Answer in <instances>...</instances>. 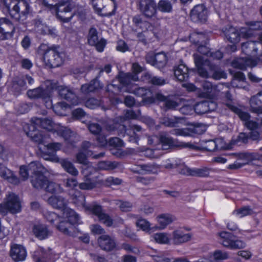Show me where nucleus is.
I'll return each mask as SVG.
<instances>
[{
	"mask_svg": "<svg viewBox=\"0 0 262 262\" xmlns=\"http://www.w3.org/2000/svg\"><path fill=\"white\" fill-rule=\"evenodd\" d=\"M130 93H133L136 95L143 97V100L146 103H151L155 102L156 99L151 96V92L148 89L143 88H138L135 90H130Z\"/></svg>",
	"mask_w": 262,
	"mask_h": 262,
	"instance_id": "nucleus-27",
	"label": "nucleus"
},
{
	"mask_svg": "<svg viewBox=\"0 0 262 262\" xmlns=\"http://www.w3.org/2000/svg\"><path fill=\"white\" fill-rule=\"evenodd\" d=\"M10 256L15 261H23L27 256V251L22 245L13 244L11 246Z\"/></svg>",
	"mask_w": 262,
	"mask_h": 262,
	"instance_id": "nucleus-22",
	"label": "nucleus"
},
{
	"mask_svg": "<svg viewBox=\"0 0 262 262\" xmlns=\"http://www.w3.org/2000/svg\"><path fill=\"white\" fill-rule=\"evenodd\" d=\"M47 170L38 162H32L27 165H21L19 167L20 181H26L29 178V173L31 176V182L33 186L36 188L43 186L45 180V174Z\"/></svg>",
	"mask_w": 262,
	"mask_h": 262,
	"instance_id": "nucleus-4",
	"label": "nucleus"
},
{
	"mask_svg": "<svg viewBox=\"0 0 262 262\" xmlns=\"http://www.w3.org/2000/svg\"><path fill=\"white\" fill-rule=\"evenodd\" d=\"M40 51H43L42 58L44 62L51 67H56L61 65L64 58V53L58 46H53L48 47L41 45L39 47Z\"/></svg>",
	"mask_w": 262,
	"mask_h": 262,
	"instance_id": "nucleus-6",
	"label": "nucleus"
},
{
	"mask_svg": "<svg viewBox=\"0 0 262 262\" xmlns=\"http://www.w3.org/2000/svg\"><path fill=\"white\" fill-rule=\"evenodd\" d=\"M142 68L137 63H134L132 65V71L134 74L121 73L119 75V80L124 85H129L132 81L138 80L137 74L142 71Z\"/></svg>",
	"mask_w": 262,
	"mask_h": 262,
	"instance_id": "nucleus-15",
	"label": "nucleus"
},
{
	"mask_svg": "<svg viewBox=\"0 0 262 262\" xmlns=\"http://www.w3.org/2000/svg\"><path fill=\"white\" fill-rule=\"evenodd\" d=\"M140 8L142 13L148 17L153 16L156 12V4L154 0H141Z\"/></svg>",
	"mask_w": 262,
	"mask_h": 262,
	"instance_id": "nucleus-19",
	"label": "nucleus"
},
{
	"mask_svg": "<svg viewBox=\"0 0 262 262\" xmlns=\"http://www.w3.org/2000/svg\"><path fill=\"white\" fill-rule=\"evenodd\" d=\"M181 121L180 119L175 118L173 120L171 118H165L163 120L162 123L167 126L176 127L178 126V124L180 123Z\"/></svg>",
	"mask_w": 262,
	"mask_h": 262,
	"instance_id": "nucleus-61",
	"label": "nucleus"
},
{
	"mask_svg": "<svg viewBox=\"0 0 262 262\" xmlns=\"http://www.w3.org/2000/svg\"><path fill=\"white\" fill-rule=\"evenodd\" d=\"M14 33V32L11 31L8 28L4 29L0 27V39L2 40L9 39L13 37Z\"/></svg>",
	"mask_w": 262,
	"mask_h": 262,
	"instance_id": "nucleus-60",
	"label": "nucleus"
},
{
	"mask_svg": "<svg viewBox=\"0 0 262 262\" xmlns=\"http://www.w3.org/2000/svg\"><path fill=\"white\" fill-rule=\"evenodd\" d=\"M216 107V104L212 101H204L198 103L194 106V110L197 114H204L214 111Z\"/></svg>",
	"mask_w": 262,
	"mask_h": 262,
	"instance_id": "nucleus-26",
	"label": "nucleus"
},
{
	"mask_svg": "<svg viewBox=\"0 0 262 262\" xmlns=\"http://www.w3.org/2000/svg\"><path fill=\"white\" fill-rule=\"evenodd\" d=\"M155 66L160 68L163 67L166 63L167 57L164 53H159L155 54Z\"/></svg>",
	"mask_w": 262,
	"mask_h": 262,
	"instance_id": "nucleus-51",
	"label": "nucleus"
},
{
	"mask_svg": "<svg viewBox=\"0 0 262 262\" xmlns=\"http://www.w3.org/2000/svg\"><path fill=\"white\" fill-rule=\"evenodd\" d=\"M257 158V157L255 154L242 153L239 155V159L233 164L229 165L228 167L229 169H237Z\"/></svg>",
	"mask_w": 262,
	"mask_h": 262,
	"instance_id": "nucleus-21",
	"label": "nucleus"
},
{
	"mask_svg": "<svg viewBox=\"0 0 262 262\" xmlns=\"http://www.w3.org/2000/svg\"><path fill=\"white\" fill-rule=\"evenodd\" d=\"M92 4L95 12L103 16L114 15L117 8L116 0H92Z\"/></svg>",
	"mask_w": 262,
	"mask_h": 262,
	"instance_id": "nucleus-11",
	"label": "nucleus"
},
{
	"mask_svg": "<svg viewBox=\"0 0 262 262\" xmlns=\"http://www.w3.org/2000/svg\"><path fill=\"white\" fill-rule=\"evenodd\" d=\"M141 127L138 125H133L130 127V129H127L126 132L129 136V141L133 142H137L138 139L137 133L141 131Z\"/></svg>",
	"mask_w": 262,
	"mask_h": 262,
	"instance_id": "nucleus-48",
	"label": "nucleus"
},
{
	"mask_svg": "<svg viewBox=\"0 0 262 262\" xmlns=\"http://www.w3.org/2000/svg\"><path fill=\"white\" fill-rule=\"evenodd\" d=\"M194 60L200 75L203 77H207L208 76V73L206 67H210L209 61L207 59L205 58L204 56L199 54L194 55Z\"/></svg>",
	"mask_w": 262,
	"mask_h": 262,
	"instance_id": "nucleus-20",
	"label": "nucleus"
},
{
	"mask_svg": "<svg viewBox=\"0 0 262 262\" xmlns=\"http://www.w3.org/2000/svg\"><path fill=\"white\" fill-rule=\"evenodd\" d=\"M224 32L226 37L231 43H237L240 41L241 37L248 38V37H244L241 32V29L238 31L236 28L231 26L226 28L224 30Z\"/></svg>",
	"mask_w": 262,
	"mask_h": 262,
	"instance_id": "nucleus-24",
	"label": "nucleus"
},
{
	"mask_svg": "<svg viewBox=\"0 0 262 262\" xmlns=\"http://www.w3.org/2000/svg\"><path fill=\"white\" fill-rule=\"evenodd\" d=\"M194 106L192 101H187L186 103L180 108V111L184 114L189 115L192 113Z\"/></svg>",
	"mask_w": 262,
	"mask_h": 262,
	"instance_id": "nucleus-56",
	"label": "nucleus"
},
{
	"mask_svg": "<svg viewBox=\"0 0 262 262\" xmlns=\"http://www.w3.org/2000/svg\"><path fill=\"white\" fill-rule=\"evenodd\" d=\"M146 76L148 77L149 82L154 85H162L166 83L165 80L162 78L157 76L151 77L149 74H147Z\"/></svg>",
	"mask_w": 262,
	"mask_h": 262,
	"instance_id": "nucleus-62",
	"label": "nucleus"
},
{
	"mask_svg": "<svg viewBox=\"0 0 262 262\" xmlns=\"http://www.w3.org/2000/svg\"><path fill=\"white\" fill-rule=\"evenodd\" d=\"M158 9L162 12L169 13L172 10V5L167 1L161 0L158 4Z\"/></svg>",
	"mask_w": 262,
	"mask_h": 262,
	"instance_id": "nucleus-50",
	"label": "nucleus"
},
{
	"mask_svg": "<svg viewBox=\"0 0 262 262\" xmlns=\"http://www.w3.org/2000/svg\"><path fill=\"white\" fill-rule=\"evenodd\" d=\"M136 225L143 231L150 233L152 229H155V227L151 228L150 223L145 219H139L136 222Z\"/></svg>",
	"mask_w": 262,
	"mask_h": 262,
	"instance_id": "nucleus-49",
	"label": "nucleus"
},
{
	"mask_svg": "<svg viewBox=\"0 0 262 262\" xmlns=\"http://www.w3.org/2000/svg\"><path fill=\"white\" fill-rule=\"evenodd\" d=\"M45 218L64 234L71 235L74 229V225L79 223L78 215L70 208H66L62 216H59L53 212L46 211L43 212Z\"/></svg>",
	"mask_w": 262,
	"mask_h": 262,
	"instance_id": "nucleus-1",
	"label": "nucleus"
},
{
	"mask_svg": "<svg viewBox=\"0 0 262 262\" xmlns=\"http://www.w3.org/2000/svg\"><path fill=\"white\" fill-rule=\"evenodd\" d=\"M258 46H260L262 48V43H261L259 42L248 41L242 44V50L243 52L247 55L254 56L257 53Z\"/></svg>",
	"mask_w": 262,
	"mask_h": 262,
	"instance_id": "nucleus-31",
	"label": "nucleus"
},
{
	"mask_svg": "<svg viewBox=\"0 0 262 262\" xmlns=\"http://www.w3.org/2000/svg\"><path fill=\"white\" fill-rule=\"evenodd\" d=\"M134 23L144 31L149 30L152 31V26L147 21H142L140 16H135L133 18Z\"/></svg>",
	"mask_w": 262,
	"mask_h": 262,
	"instance_id": "nucleus-47",
	"label": "nucleus"
},
{
	"mask_svg": "<svg viewBox=\"0 0 262 262\" xmlns=\"http://www.w3.org/2000/svg\"><path fill=\"white\" fill-rule=\"evenodd\" d=\"M225 98L227 100L226 105L229 109L238 116L240 119L244 122L245 125L249 129L254 130L260 127V125L257 122L250 120V115L248 113L242 111L240 109L232 104L231 102L232 96L230 93H227L225 94Z\"/></svg>",
	"mask_w": 262,
	"mask_h": 262,
	"instance_id": "nucleus-12",
	"label": "nucleus"
},
{
	"mask_svg": "<svg viewBox=\"0 0 262 262\" xmlns=\"http://www.w3.org/2000/svg\"><path fill=\"white\" fill-rule=\"evenodd\" d=\"M117 166L115 162L101 161L98 163L97 168L100 170H112Z\"/></svg>",
	"mask_w": 262,
	"mask_h": 262,
	"instance_id": "nucleus-52",
	"label": "nucleus"
},
{
	"mask_svg": "<svg viewBox=\"0 0 262 262\" xmlns=\"http://www.w3.org/2000/svg\"><path fill=\"white\" fill-rule=\"evenodd\" d=\"M43 185V186L40 187V189L43 188L47 191L52 193H60L62 191V188L59 185L53 182H49L46 177ZM38 189H40V188Z\"/></svg>",
	"mask_w": 262,
	"mask_h": 262,
	"instance_id": "nucleus-41",
	"label": "nucleus"
},
{
	"mask_svg": "<svg viewBox=\"0 0 262 262\" xmlns=\"http://www.w3.org/2000/svg\"><path fill=\"white\" fill-rule=\"evenodd\" d=\"M72 202L78 207L85 210V209H90L88 205L85 203V197L80 192L77 190L74 191V193L70 192Z\"/></svg>",
	"mask_w": 262,
	"mask_h": 262,
	"instance_id": "nucleus-30",
	"label": "nucleus"
},
{
	"mask_svg": "<svg viewBox=\"0 0 262 262\" xmlns=\"http://www.w3.org/2000/svg\"><path fill=\"white\" fill-rule=\"evenodd\" d=\"M59 162L61 167L64 170L73 176H78L79 172L75 168L73 163L67 159H61L60 160H56Z\"/></svg>",
	"mask_w": 262,
	"mask_h": 262,
	"instance_id": "nucleus-38",
	"label": "nucleus"
},
{
	"mask_svg": "<svg viewBox=\"0 0 262 262\" xmlns=\"http://www.w3.org/2000/svg\"><path fill=\"white\" fill-rule=\"evenodd\" d=\"M93 146L89 142H84L82 144L81 150L76 155L77 162L84 165L82 167V173L85 177H88L95 171L93 166L88 165L87 161V156L93 155L92 151L89 149L93 148Z\"/></svg>",
	"mask_w": 262,
	"mask_h": 262,
	"instance_id": "nucleus-10",
	"label": "nucleus"
},
{
	"mask_svg": "<svg viewBox=\"0 0 262 262\" xmlns=\"http://www.w3.org/2000/svg\"><path fill=\"white\" fill-rule=\"evenodd\" d=\"M34 118H32L30 123L27 124L24 126V129L26 135L33 141L37 142L41 152L50 155L59 150L61 145L58 143H52L46 144L48 136H43L38 129V124L34 123Z\"/></svg>",
	"mask_w": 262,
	"mask_h": 262,
	"instance_id": "nucleus-3",
	"label": "nucleus"
},
{
	"mask_svg": "<svg viewBox=\"0 0 262 262\" xmlns=\"http://www.w3.org/2000/svg\"><path fill=\"white\" fill-rule=\"evenodd\" d=\"M115 203L118 206L122 211H129L132 208V204L128 202H122L121 201H115Z\"/></svg>",
	"mask_w": 262,
	"mask_h": 262,
	"instance_id": "nucleus-59",
	"label": "nucleus"
},
{
	"mask_svg": "<svg viewBox=\"0 0 262 262\" xmlns=\"http://www.w3.org/2000/svg\"><path fill=\"white\" fill-rule=\"evenodd\" d=\"M174 217L169 214H161L156 217L158 226L155 227V230L164 229L174 221Z\"/></svg>",
	"mask_w": 262,
	"mask_h": 262,
	"instance_id": "nucleus-29",
	"label": "nucleus"
},
{
	"mask_svg": "<svg viewBox=\"0 0 262 262\" xmlns=\"http://www.w3.org/2000/svg\"><path fill=\"white\" fill-rule=\"evenodd\" d=\"M21 201L19 196L13 192L7 194L3 202L0 203V213L3 215L8 213L17 214L21 212Z\"/></svg>",
	"mask_w": 262,
	"mask_h": 262,
	"instance_id": "nucleus-9",
	"label": "nucleus"
},
{
	"mask_svg": "<svg viewBox=\"0 0 262 262\" xmlns=\"http://www.w3.org/2000/svg\"><path fill=\"white\" fill-rule=\"evenodd\" d=\"M201 145L203 148L208 151H214L216 149V144L213 140L202 141Z\"/></svg>",
	"mask_w": 262,
	"mask_h": 262,
	"instance_id": "nucleus-57",
	"label": "nucleus"
},
{
	"mask_svg": "<svg viewBox=\"0 0 262 262\" xmlns=\"http://www.w3.org/2000/svg\"><path fill=\"white\" fill-rule=\"evenodd\" d=\"M102 86L98 79L92 81L89 84H83L81 90L82 93H87L102 88Z\"/></svg>",
	"mask_w": 262,
	"mask_h": 262,
	"instance_id": "nucleus-45",
	"label": "nucleus"
},
{
	"mask_svg": "<svg viewBox=\"0 0 262 262\" xmlns=\"http://www.w3.org/2000/svg\"><path fill=\"white\" fill-rule=\"evenodd\" d=\"M3 7L18 20H24L30 10L29 4L25 0H0V8Z\"/></svg>",
	"mask_w": 262,
	"mask_h": 262,
	"instance_id": "nucleus-5",
	"label": "nucleus"
},
{
	"mask_svg": "<svg viewBox=\"0 0 262 262\" xmlns=\"http://www.w3.org/2000/svg\"><path fill=\"white\" fill-rule=\"evenodd\" d=\"M33 231L35 235L40 239H43L48 237L49 231L45 225H36L34 226Z\"/></svg>",
	"mask_w": 262,
	"mask_h": 262,
	"instance_id": "nucleus-42",
	"label": "nucleus"
},
{
	"mask_svg": "<svg viewBox=\"0 0 262 262\" xmlns=\"http://www.w3.org/2000/svg\"><path fill=\"white\" fill-rule=\"evenodd\" d=\"M189 39L191 42L199 45L200 44L206 43L207 36L203 32H194L190 34Z\"/></svg>",
	"mask_w": 262,
	"mask_h": 262,
	"instance_id": "nucleus-43",
	"label": "nucleus"
},
{
	"mask_svg": "<svg viewBox=\"0 0 262 262\" xmlns=\"http://www.w3.org/2000/svg\"><path fill=\"white\" fill-rule=\"evenodd\" d=\"M155 180V178L152 177H137L136 178V181L137 182L140 183L145 185H148L154 182Z\"/></svg>",
	"mask_w": 262,
	"mask_h": 262,
	"instance_id": "nucleus-64",
	"label": "nucleus"
},
{
	"mask_svg": "<svg viewBox=\"0 0 262 262\" xmlns=\"http://www.w3.org/2000/svg\"><path fill=\"white\" fill-rule=\"evenodd\" d=\"M0 27L4 28V29H8L11 31H15V27L13 24L6 18H0Z\"/></svg>",
	"mask_w": 262,
	"mask_h": 262,
	"instance_id": "nucleus-58",
	"label": "nucleus"
},
{
	"mask_svg": "<svg viewBox=\"0 0 262 262\" xmlns=\"http://www.w3.org/2000/svg\"><path fill=\"white\" fill-rule=\"evenodd\" d=\"M207 10L203 5L195 6L190 13V17L194 22H205L207 18Z\"/></svg>",
	"mask_w": 262,
	"mask_h": 262,
	"instance_id": "nucleus-18",
	"label": "nucleus"
},
{
	"mask_svg": "<svg viewBox=\"0 0 262 262\" xmlns=\"http://www.w3.org/2000/svg\"><path fill=\"white\" fill-rule=\"evenodd\" d=\"M98 38L97 36V32L95 29L92 28L90 30L89 36H88V42L91 45L93 46L98 41Z\"/></svg>",
	"mask_w": 262,
	"mask_h": 262,
	"instance_id": "nucleus-55",
	"label": "nucleus"
},
{
	"mask_svg": "<svg viewBox=\"0 0 262 262\" xmlns=\"http://www.w3.org/2000/svg\"><path fill=\"white\" fill-rule=\"evenodd\" d=\"M262 96V92L252 97L250 101V106L252 112L257 114H262L261 99L259 98Z\"/></svg>",
	"mask_w": 262,
	"mask_h": 262,
	"instance_id": "nucleus-37",
	"label": "nucleus"
},
{
	"mask_svg": "<svg viewBox=\"0 0 262 262\" xmlns=\"http://www.w3.org/2000/svg\"><path fill=\"white\" fill-rule=\"evenodd\" d=\"M223 86L221 84L213 85L210 82L205 81L202 84L203 90L199 94V96L202 98H212L216 96Z\"/></svg>",
	"mask_w": 262,
	"mask_h": 262,
	"instance_id": "nucleus-17",
	"label": "nucleus"
},
{
	"mask_svg": "<svg viewBox=\"0 0 262 262\" xmlns=\"http://www.w3.org/2000/svg\"><path fill=\"white\" fill-rule=\"evenodd\" d=\"M174 75L178 80L184 81L188 77V70L184 64H180L174 69Z\"/></svg>",
	"mask_w": 262,
	"mask_h": 262,
	"instance_id": "nucleus-39",
	"label": "nucleus"
},
{
	"mask_svg": "<svg viewBox=\"0 0 262 262\" xmlns=\"http://www.w3.org/2000/svg\"><path fill=\"white\" fill-rule=\"evenodd\" d=\"M180 173L188 176H198L200 177H206L209 173L208 170L206 169H191L185 165L182 166Z\"/></svg>",
	"mask_w": 262,
	"mask_h": 262,
	"instance_id": "nucleus-35",
	"label": "nucleus"
},
{
	"mask_svg": "<svg viewBox=\"0 0 262 262\" xmlns=\"http://www.w3.org/2000/svg\"><path fill=\"white\" fill-rule=\"evenodd\" d=\"M190 238L189 234H185L181 229L176 230L173 232V241L176 244H181L188 241Z\"/></svg>",
	"mask_w": 262,
	"mask_h": 262,
	"instance_id": "nucleus-44",
	"label": "nucleus"
},
{
	"mask_svg": "<svg viewBox=\"0 0 262 262\" xmlns=\"http://www.w3.org/2000/svg\"><path fill=\"white\" fill-rule=\"evenodd\" d=\"M34 123L38 124V127L40 126L49 131L57 132V134L64 138L67 144H72L74 136L70 129L55 124L51 120L47 118H34Z\"/></svg>",
	"mask_w": 262,
	"mask_h": 262,
	"instance_id": "nucleus-7",
	"label": "nucleus"
},
{
	"mask_svg": "<svg viewBox=\"0 0 262 262\" xmlns=\"http://www.w3.org/2000/svg\"><path fill=\"white\" fill-rule=\"evenodd\" d=\"M55 88V85L50 80L46 81L44 84L37 88L30 90L27 92V95L30 99L41 98L48 108H53L54 112L59 115H64L63 111L69 107V104L60 102L55 106H53L51 100V93Z\"/></svg>",
	"mask_w": 262,
	"mask_h": 262,
	"instance_id": "nucleus-2",
	"label": "nucleus"
},
{
	"mask_svg": "<svg viewBox=\"0 0 262 262\" xmlns=\"http://www.w3.org/2000/svg\"><path fill=\"white\" fill-rule=\"evenodd\" d=\"M156 99L164 103L165 106L167 109H174L181 105L183 101L181 99L178 98H166L161 94H157Z\"/></svg>",
	"mask_w": 262,
	"mask_h": 262,
	"instance_id": "nucleus-25",
	"label": "nucleus"
},
{
	"mask_svg": "<svg viewBox=\"0 0 262 262\" xmlns=\"http://www.w3.org/2000/svg\"><path fill=\"white\" fill-rule=\"evenodd\" d=\"M90 132L94 135H99L102 130L101 127L96 123H91L88 125Z\"/></svg>",
	"mask_w": 262,
	"mask_h": 262,
	"instance_id": "nucleus-63",
	"label": "nucleus"
},
{
	"mask_svg": "<svg viewBox=\"0 0 262 262\" xmlns=\"http://www.w3.org/2000/svg\"><path fill=\"white\" fill-rule=\"evenodd\" d=\"M98 241L101 248L104 250L110 251L115 246L114 240L108 235L101 236Z\"/></svg>",
	"mask_w": 262,
	"mask_h": 262,
	"instance_id": "nucleus-36",
	"label": "nucleus"
},
{
	"mask_svg": "<svg viewBox=\"0 0 262 262\" xmlns=\"http://www.w3.org/2000/svg\"><path fill=\"white\" fill-rule=\"evenodd\" d=\"M253 213V211L249 207H243L235 210L233 214L238 217L241 218L245 216L250 215Z\"/></svg>",
	"mask_w": 262,
	"mask_h": 262,
	"instance_id": "nucleus-54",
	"label": "nucleus"
},
{
	"mask_svg": "<svg viewBox=\"0 0 262 262\" xmlns=\"http://www.w3.org/2000/svg\"><path fill=\"white\" fill-rule=\"evenodd\" d=\"M221 242L225 247L231 249H239L245 246V243L241 240H234L233 235L227 232L219 233Z\"/></svg>",
	"mask_w": 262,
	"mask_h": 262,
	"instance_id": "nucleus-14",
	"label": "nucleus"
},
{
	"mask_svg": "<svg viewBox=\"0 0 262 262\" xmlns=\"http://www.w3.org/2000/svg\"><path fill=\"white\" fill-rule=\"evenodd\" d=\"M256 64V60H253L249 57L238 59L232 63L233 67L242 70L245 69L248 67H253Z\"/></svg>",
	"mask_w": 262,
	"mask_h": 262,
	"instance_id": "nucleus-33",
	"label": "nucleus"
},
{
	"mask_svg": "<svg viewBox=\"0 0 262 262\" xmlns=\"http://www.w3.org/2000/svg\"><path fill=\"white\" fill-rule=\"evenodd\" d=\"M0 176L12 184L17 185L20 183L19 179L13 171L4 166H0Z\"/></svg>",
	"mask_w": 262,
	"mask_h": 262,
	"instance_id": "nucleus-28",
	"label": "nucleus"
},
{
	"mask_svg": "<svg viewBox=\"0 0 262 262\" xmlns=\"http://www.w3.org/2000/svg\"><path fill=\"white\" fill-rule=\"evenodd\" d=\"M159 141L158 138L154 136L149 138L148 143L151 144H153L155 141ZM159 141L162 149H167L170 146L174 145L173 140L171 137L166 136H161Z\"/></svg>",
	"mask_w": 262,
	"mask_h": 262,
	"instance_id": "nucleus-32",
	"label": "nucleus"
},
{
	"mask_svg": "<svg viewBox=\"0 0 262 262\" xmlns=\"http://www.w3.org/2000/svg\"><path fill=\"white\" fill-rule=\"evenodd\" d=\"M151 239L159 244H168L170 239L168 233L165 232L157 233L151 236Z\"/></svg>",
	"mask_w": 262,
	"mask_h": 262,
	"instance_id": "nucleus-46",
	"label": "nucleus"
},
{
	"mask_svg": "<svg viewBox=\"0 0 262 262\" xmlns=\"http://www.w3.org/2000/svg\"><path fill=\"white\" fill-rule=\"evenodd\" d=\"M59 94L63 98L69 100L72 104L76 105L78 103L77 97L68 88H61L59 90Z\"/></svg>",
	"mask_w": 262,
	"mask_h": 262,
	"instance_id": "nucleus-40",
	"label": "nucleus"
},
{
	"mask_svg": "<svg viewBox=\"0 0 262 262\" xmlns=\"http://www.w3.org/2000/svg\"><path fill=\"white\" fill-rule=\"evenodd\" d=\"M180 165V161L175 159H167L163 162V166L166 169H172Z\"/></svg>",
	"mask_w": 262,
	"mask_h": 262,
	"instance_id": "nucleus-53",
	"label": "nucleus"
},
{
	"mask_svg": "<svg viewBox=\"0 0 262 262\" xmlns=\"http://www.w3.org/2000/svg\"><path fill=\"white\" fill-rule=\"evenodd\" d=\"M90 209H85L97 216L99 221L107 226H111L113 224V220L109 215L103 212L101 206L97 204L88 205Z\"/></svg>",
	"mask_w": 262,
	"mask_h": 262,
	"instance_id": "nucleus-16",
	"label": "nucleus"
},
{
	"mask_svg": "<svg viewBox=\"0 0 262 262\" xmlns=\"http://www.w3.org/2000/svg\"><path fill=\"white\" fill-rule=\"evenodd\" d=\"M43 5L50 9L52 13H55L57 17L64 23L70 21L74 14L70 17H66L64 14L70 12L73 8V4L69 1H61L54 5L50 3L51 0H42Z\"/></svg>",
	"mask_w": 262,
	"mask_h": 262,
	"instance_id": "nucleus-8",
	"label": "nucleus"
},
{
	"mask_svg": "<svg viewBox=\"0 0 262 262\" xmlns=\"http://www.w3.org/2000/svg\"><path fill=\"white\" fill-rule=\"evenodd\" d=\"M247 27L241 29V32L244 37H250L255 35V31L262 29L261 21H250L246 23Z\"/></svg>",
	"mask_w": 262,
	"mask_h": 262,
	"instance_id": "nucleus-23",
	"label": "nucleus"
},
{
	"mask_svg": "<svg viewBox=\"0 0 262 262\" xmlns=\"http://www.w3.org/2000/svg\"><path fill=\"white\" fill-rule=\"evenodd\" d=\"M161 165L155 163L137 164L131 168V170L137 174H157L159 173Z\"/></svg>",
	"mask_w": 262,
	"mask_h": 262,
	"instance_id": "nucleus-13",
	"label": "nucleus"
},
{
	"mask_svg": "<svg viewBox=\"0 0 262 262\" xmlns=\"http://www.w3.org/2000/svg\"><path fill=\"white\" fill-rule=\"evenodd\" d=\"M48 203L53 208L58 209H64L68 208L66 207L67 201L61 196L53 195L48 200Z\"/></svg>",
	"mask_w": 262,
	"mask_h": 262,
	"instance_id": "nucleus-34",
	"label": "nucleus"
}]
</instances>
